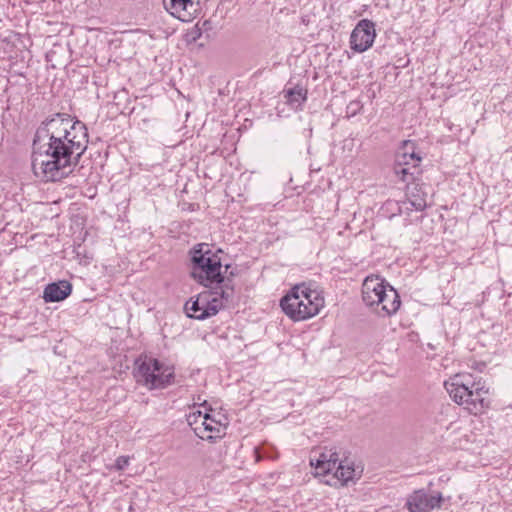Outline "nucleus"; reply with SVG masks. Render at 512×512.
<instances>
[{"mask_svg": "<svg viewBox=\"0 0 512 512\" xmlns=\"http://www.w3.org/2000/svg\"><path fill=\"white\" fill-rule=\"evenodd\" d=\"M86 125L69 114L55 113L41 122L33 138L32 167L46 182L67 177L88 147Z\"/></svg>", "mask_w": 512, "mask_h": 512, "instance_id": "1", "label": "nucleus"}, {"mask_svg": "<svg viewBox=\"0 0 512 512\" xmlns=\"http://www.w3.org/2000/svg\"><path fill=\"white\" fill-rule=\"evenodd\" d=\"M445 387L450 397L471 414H480L489 407V388L481 378L476 380L471 374H457L450 382H445Z\"/></svg>", "mask_w": 512, "mask_h": 512, "instance_id": "2", "label": "nucleus"}, {"mask_svg": "<svg viewBox=\"0 0 512 512\" xmlns=\"http://www.w3.org/2000/svg\"><path fill=\"white\" fill-rule=\"evenodd\" d=\"M282 311L291 320L304 321L317 315L324 306V298L304 283L295 285L280 300Z\"/></svg>", "mask_w": 512, "mask_h": 512, "instance_id": "3", "label": "nucleus"}, {"mask_svg": "<svg viewBox=\"0 0 512 512\" xmlns=\"http://www.w3.org/2000/svg\"><path fill=\"white\" fill-rule=\"evenodd\" d=\"M218 249L213 252L207 243L196 244L189 252L191 263V277L205 287L220 285L224 282V275L221 272L222 261Z\"/></svg>", "mask_w": 512, "mask_h": 512, "instance_id": "4", "label": "nucleus"}, {"mask_svg": "<svg viewBox=\"0 0 512 512\" xmlns=\"http://www.w3.org/2000/svg\"><path fill=\"white\" fill-rule=\"evenodd\" d=\"M136 382L149 390L164 389L174 382V367L153 357H139L133 370Z\"/></svg>", "mask_w": 512, "mask_h": 512, "instance_id": "5", "label": "nucleus"}, {"mask_svg": "<svg viewBox=\"0 0 512 512\" xmlns=\"http://www.w3.org/2000/svg\"><path fill=\"white\" fill-rule=\"evenodd\" d=\"M311 466L315 469V475L331 476V480H327V484L340 483L341 485L353 481L355 478V469L353 463L347 460L342 461L338 453L333 449H324L310 459Z\"/></svg>", "mask_w": 512, "mask_h": 512, "instance_id": "6", "label": "nucleus"}, {"mask_svg": "<svg viewBox=\"0 0 512 512\" xmlns=\"http://www.w3.org/2000/svg\"><path fill=\"white\" fill-rule=\"evenodd\" d=\"M233 291L219 286L214 292H202L196 299L185 304V311L189 318L205 320L216 315L223 307V300L228 301Z\"/></svg>", "mask_w": 512, "mask_h": 512, "instance_id": "7", "label": "nucleus"}, {"mask_svg": "<svg viewBox=\"0 0 512 512\" xmlns=\"http://www.w3.org/2000/svg\"><path fill=\"white\" fill-rule=\"evenodd\" d=\"M390 287L392 286L379 276L366 277L362 284L363 302L369 307H380L379 311L382 312L383 301L388 295L387 289H390Z\"/></svg>", "mask_w": 512, "mask_h": 512, "instance_id": "8", "label": "nucleus"}, {"mask_svg": "<svg viewBox=\"0 0 512 512\" xmlns=\"http://www.w3.org/2000/svg\"><path fill=\"white\" fill-rule=\"evenodd\" d=\"M376 37L375 23L369 19L360 20L350 35V48L363 53L372 47Z\"/></svg>", "mask_w": 512, "mask_h": 512, "instance_id": "9", "label": "nucleus"}, {"mask_svg": "<svg viewBox=\"0 0 512 512\" xmlns=\"http://www.w3.org/2000/svg\"><path fill=\"white\" fill-rule=\"evenodd\" d=\"M442 502L441 493L428 494L423 490L414 492L407 501L410 512H430L440 507Z\"/></svg>", "mask_w": 512, "mask_h": 512, "instance_id": "10", "label": "nucleus"}, {"mask_svg": "<svg viewBox=\"0 0 512 512\" xmlns=\"http://www.w3.org/2000/svg\"><path fill=\"white\" fill-rule=\"evenodd\" d=\"M166 10L182 22H189L196 13V4L193 0H169L164 1Z\"/></svg>", "mask_w": 512, "mask_h": 512, "instance_id": "11", "label": "nucleus"}, {"mask_svg": "<svg viewBox=\"0 0 512 512\" xmlns=\"http://www.w3.org/2000/svg\"><path fill=\"white\" fill-rule=\"evenodd\" d=\"M421 159V156L416 152V144L411 140H404L396 151L394 163L408 165L416 169Z\"/></svg>", "mask_w": 512, "mask_h": 512, "instance_id": "12", "label": "nucleus"}, {"mask_svg": "<svg viewBox=\"0 0 512 512\" xmlns=\"http://www.w3.org/2000/svg\"><path fill=\"white\" fill-rule=\"evenodd\" d=\"M72 292V285L66 280L48 284L43 292L46 303L59 302L66 299Z\"/></svg>", "mask_w": 512, "mask_h": 512, "instance_id": "13", "label": "nucleus"}, {"mask_svg": "<svg viewBox=\"0 0 512 512\" xmlns=\"http://www.w3.org/2000/svg\"><path fill=\"white\" fill-rule=\"evenodd\" d=\"M216 419L213 414L205 413L202 422L200 423V426H195L193 428L194 433L196 436L203 440H207L210 442L215 441L216 439H220L221 437L215 436V431L213 429V426L217 427L218 425H215Z\"/></svg>", "mask_w": 512, "mask_h": 512, "instance_id": "14", "label": "nucleus"}, {"mask_svg": "<svg viewBox=\"0 0 512 512\" xmlns=\"http://www.w3.org/2000/svg\"><path fill=\"white\" fill-rule=\"evenodd\" d=\"M388 295L384 298L382 312L377 310V313L380 316H392L394 315L400 308L401 300L398 292L393 288L387 289Z\"/></svg>", "mask_w": 512, "mask_h": 512, "instance_id": "15", "label": "nucleus"}, {"mask_svg": "<svg viewBox=\"0 0 512 512\" xmlns=\"http://www.w3.org/2000/svg\"><path fill=\"white\" fill-rule=\"evenodd\" d=\"M283 92L287 103L295 108L301 107L307 100V89L301 85L285 89Z\"/></svg>", "mask_w": 512, "mask_h": 512, "instance_id": "16", "label": "nucleus"}, {"mask_svg": "<svg viewBox=\"0 0 512 512\" xmlns=\"http://www.w3.org/2000/svg\"><path fill=\"white\" fill-rule=\"evenodd\" d=\"M414 168L408 165H393V172L395 176L402 182L410 183L414 181Z\"/></svg>", "mask_w": 512, "mask_h": 512, "instance_id": "17", "label": "nucleus"}, {"mask_svg": "<svg viewBox=\"0 0 512 512\" xmlns=\"http://www.w3.org/2000/svg\"><path fill=\"white\" fill-rule=\"evenodd\" d=\"M213 415H214V417L216 419L215 425H218L217 427L213 426V429L215 431V436L216 437H223V436H225L226 429H227L228 424H229L227 416L224 415L221 412L214 413Z\"/></svg>", "mask_w": 512, "mask_h": 512, "instance_id": "18", "label": "nucleus"}, {"mask_svg": "<svg viewBox=\"0 0 512 512\" xmlns=\"http://www.w3.org/2000/svg\"><path fill=\"white\" fill-rule=\"evenodd\" d=\"M203 417H204V414H202V412L199 410L195 411V412H191L187 415V422L193 429L195 426H200V423L202 422Z\"/></svg>", "mask_w": 512, "mask_h": 512, "instance_id": "19", "label": "nucleus"}, {"mask_svg": "<svg viewBox=\"0 0 512 512\" xmlns=\"http://www.w3.org/2000/svg\"><path fill=\"white\" fill-rule=\"evenodd\" d=\"M129 456H119L114 463V469L116 471H122L129 465Z\"/></svg>", "mask_w": 512, "mask_h": 512, "instance_id": "20", "label": "nucleus"}, {"mask_svg": "<svg viewBox=\"0 0 512 512\" xmlns=\"http://www.w3.org/2000/svg\"><path fill=\"white\" fill-rule=\"evenodd\" d=\"M412 205L415 207L417 211H422L426 207V204L423 200L419 202H413Z\"/></svg>", "mask_w": 512, "mask_h": 512, "instance_id": "21", "label": "nucleus"}, {"mask_svg": "<svg viewBox=\"0 0 512 512\" xmlns=\"http://www.w3.org/2000/svg\"><path fill=\"white\" fill-rule=\"evenodd\" d=\"M229 267H230V265H228V264H227V265H225V269H226V271L229 269Z\"/></svg>", "mask_w": 512, "mask_h": 512, "instance_id": "22", "label": "nucleus"}]
</instances>
